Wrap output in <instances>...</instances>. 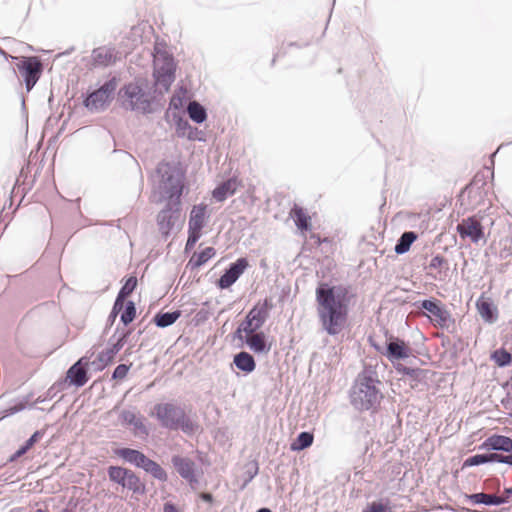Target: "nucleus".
<instances>
[{"mask_svg": "<svg viewBox=\"0 0 512 512\" xmlns=\"http://www.w3.org/2000/svg\"><path fill=\"white\" fill-rule=\"evenodd\" d=\"M156 52L160 55L154 60V89L153 93L158 97H162L168 92L176 78V63L174 57L166 51Z\"/></svg>", "mask_w": 512, "mask_h": 512, "instance_id": "obj_7", "label": "nucleus"}, {"mask_svg": "<svg viewBox=\"0 0 512 512\" xmlns=\"http://www.w3.org/2000/svg\"><path fill=\"white\" fill-rule=\"evenodd\" d=\"M163 512H180L175 504L172 502H166L163 505Z\"/></svg>", "mask_w": 512, "mask_h": 512, "instance_id": "obj_57", "label": "nucleus"}, {"mask_svg": "<svg viewBox=\"0 0 512 512\" xmlns=\"http://www.w3.org/2000/svg\"><path fill=\"white\" fill-rule=\"evenodd\" d=\"M456 230L461 238H469L471 242L478 243L484 238V226L476 216H470L458 223Z\"/></svg>", "mask_w": 512, "mask_h": 512, "instance_id": "obj_19", "label": "nucleus"}, {"mask_svg": "<svg viewBox=\"0 0 512 512\" xmlns=\"http://www.w3.org/2000/svg\"><path fill=\"white\" fill-rule=\"evenodd\" d=\"M368 343L371 347H373L378 353L384 356V347H386V342L384 344L378 343L373 336H368Z\"/></svg>", "mask_w": 512, "mask_h": 512, "instance_id": "obj_53", "label": "nucleus"}, {"mask_svg": "<svg viewBox=\"0 0 512 512\" xmlns=\"http://www.w3.org/2000/svg\"><path fill=\"white\" fill-rule=\"evenodd\" d=\"M286 54H287V49L282 47L276 54H274V56L271 60V66L275 65L277 57H279L280 55H286Z\"/></svg>", "mask_w": 512, "mask_h": 512, "instance_id": "obj_60", "label": "nucleus"}, {"mask_svg": "<svg viewBox=\"0 0 512 512\" xmlns=\"http://www.w3.org/2000/svg\"><path fill=\"white\" fill-rule=\"evenodd\" d=\"M187 113L189 118L196 124L206 122L208 118L207 109L197 100H192L187 106Z\"/></svg>", "mask_w": 512, "mask_h": 512, "instance_id": "obj_33", "label": "nucleus"}, {"mask_svg": "<svg viewBox=\"0 0 512 512\" xmlns=\"http://www.w3.org/2000/svg\"><path fill=\"white\" fill-rule=\"evenodd\" d=\"M89 379V359L83 356L68 368L63 382H69V385L81 388L89 381Z\"/></svg>", "mask_w": 512, "mask_h": 512, "instance_id": "obj_18", "label": "nucleus"}, {"mask_svg": "<svg viewBox=\"0 0 512 512\" xmlns=\"http://www.w3.org/2000/svg\"><path fill=\"white\" fill-rule=\"evenodd\" d=\"M173 120L176 127V132L179 137H187L189 140H199L203 141V138H198L192 135V132H198L197 128H194L190 125L187 119L181 117L178 114L173 115Z\"/></svg>", "mask_w": 512, "mask_h": 512, "instance_id": "obj_30", "label": "nucleus"}, {"mask_svg": "<svg viewBox=\"0 0 512 512\" xmlns=\"http://www.w3.org/2000/svg\"><path fill=\"white\" fill-rule=\"evenodd\" d=\"M201 236H202L201 231L188 228V237H187V241L185 244V252H188L189 250L193 249L195 244L201 238Z\"/></svg>", "mask_w": 512, "mask_h": 512, "instance_id": "obj_47", "label": "nucleus"}, {"mask_svg": "<svg viewBox=\"0 0 512 512\" xmlns=\"http://www.w3.org/2000/svg\"><path fill=\"white\" fill-rule=\"evenodd\" d=\"M130 335L131 330L121 329L118 326L114 334L109 338L106 349L98 353V362L108 366L112 364L118 352L127 343Z\"/></svg>", "mask_w": 512, "mask_h": 512, "instance_id": "obj_15", "label": "nucleus"}, {"mask_svg": "<svg viewBox=\"0 0 512 512\" xmlns=\"http://www.w3.org/2000/svg\"><path fill=\"white\" fill-rule=\"evenodd\" d=\"M412 355V349L408 342L403 339L388 335L386 332V347H384V356L394 365L401 360L408 359Z\"/></svg>", "mask_w": 512, "mask_h": 512, "instance_id": "obj_16", "label": "nucleus"}, {"mask_svg": "<svg viewBox=\"0 0 512 512\" xmlns=\"http://www.w3.org/2000/svg\"><path fill=\"white\" fill-rule=\"evenodd\" d=\"M117 83V78L111 77L97 89L88 90L85 94H82L83 106L92 113L104 111L113 100Z\"/></svg>", "mask_w": 512, "mask_h": 512, "instance_id": "obj_8", "label": "nucleus"}, {"mask_svg": "<svg viewBox=\"0 0 512 512\" xmlns=\"http://www.w3.org/2000/svg\"><path fill=\"white\" fill-rule=\"evenodd\" d=\"M464 498L466 501L471 502L474 505H487V506H498L504 504L503 499H498V495L487 494L484 492L465 494Z\"/></svg>", "mask_w": 512, "mask_h": 512, "instance_id": "obj_29", "label": "nucleus"}, {"mask_svg": "<svg viewBox=\"0 0 512 512\" xmlns=\"http://www.w3.org/2000/svg\"><path fill=\"white\" fill-rule=\"evenodd\" d=\"M490 359L500 368L507 367L512 363V355L504 347L494 350L490 355Z\"/></svg>", "mask_w": 512, "mask_h": 512, "instance_id": "obj_37", "label": "nucleus"}, {"mask_svg": "<svg viewBox=\"0 0 512 512\" xmlns=\"http://www.w3.org/2000/svg\"><path fill=\"white\" fill-rule=\"evenodd\" d=\"M291 217L296 225V227L301 231H310L312 228L311 218L305 212V210L298 206L294 205L291 209Z\"/></svg>", "mask_w": 512, "mask_h": 512, "instance_id": "obj_31", "label": "nucleus"}, {"mask_svg": "<svg viewBox=\"0 0 512 512\" xmlns=\"http://www.w3.org/2000/svg\"><path fill=\"white\" fill-rule=\"evenodd\" d=\"M237 190L236 178H229L228 180L218 184L212 191V198L216 202H223L228 197L235 194Z\"/></svg>", "mask_w": 512, "mask_h": 512, "instance_id": "obj_26", "label": "nucleus"}, {"mask_svg": "<svg viewBox=\"0 0 512 512\" xmlns=\"http://www.w3.org/2000/svg\"><path fill=\"white\" fill-rule=\"evenodd\" d=\"M476 448H512V436L508 437L494 434Z\"/></svg>", "mask_w": 512, "mask_h": 512, "instance_id": "obj_35", "label": "nucleus"}, {"mask_svg": "<svg viewBox=\"0 0 512 512\" xmlns=\"http://www.w3.org/2000/svg\"><path fill=\"white\" fill-rule=\"evenodd\" d=\"M24 410V406L19 404L17 402V399H15L12 403H10L7 407H5L2 410V417H10L18 412H21Z\"/></svg>", "mask_w": 512, "mask_h": 512, "instance_id": "obj_48", "label": "nucleus"}, {"mask_svg": "<svg viewBox=\"0 0 512 512\" xmlns=\"http://www.w3.org/2000/svg\"><path fill=\"white\" fill-rule=\"evenodd\" d=\"M125 462H128L137 468L143 469L154 479L160 482L168 480L167 472L160 464L148 458L140 450H114Z\"/></svg>", "mask_w": 512, "mask_h": 512, "instance_id": "obj_10", "label": "nucleus"}, {"mask_svg": "<svg viewBox=\"0 0 512 512\" xmlns=\"http://www.w3.org/2000/svg\"><path fill=\"white\" fill-rule=\"evenodd\" d=\"M485 185V181L483 179H479V176L476 175L473 178V181L467 184L464 189L462 190V194L468 193V196L471 197L472 194H481L479 191L483 186Z\"/></svg>", "mask_w": 512, "mask_h": 512, "instance_id": "obj_43", "label": "nucleus"}, {"mask_svg": "<svg viewBox=\"0 0 512 512\" xmlns=\"http://www.w3.org/2000/svg\"><path fill=\"white\" fill-rule=\"evenodd\" d=\"M89 366H92L94 368L95 371H102L104 370L108 365L107 364H104L102 362H98V356L96 357L95 360H93L92 362H89Z\"/></svg>", "mask_w": 512, "mask_h": 512, "instance_id": "obj_54", "label": "nucleus"}, {"mask_svg": "<svg viewBox=\"0 0 512 512\" xmlns=\"http://www.w3.org/2000/svg\"><path fill=\"white\" fill-rule=\"evenodd\" d=\"M117 317H118L117 315H113V313H111V312L109 313L107 320H106L105 331L110 329L114 325Z\"/></svg>", "mask_w": 512, "mask_h": 512, "instance_id": "obj_56", "label": "nucleus"}, {"mask_svg": "<svg viewBox=\"0 0 512 512\" xmlns=\"http://www.w3.org/2000/svg\"><path fill=\"white\" fill-rule=\"evenodd\" d=\"M314 435L310 431H302L291 442L289 448H310L313 444Z\"/></svg>", "mask_w": 512, "mask_h": 512, "instance_id": "obj_39", "label": "nucleus"}, {"mask_svg": "<svg viewBox=\"0 0 512 512\" xmlns=\"http://www.w3.org/2000/svg\"><path fill=\"white\" fill-rule=\"evenodd\" d=\"M28 450H16V452L8 458V462H14L18 458L26 454Z\"/></svg>", "mask_w": 512, "mask_h": 512, "instance_id": "obj_58", "label": "nucleus"}, {"mask_svg": "<svg viewBox=\"0 0 512 512\" xmlns=\"http://www.w3.org/2000/svg\"><path fill=\"white\" fill-rule=\"evenodd\" d=\"M380 385L381 381L376 368L372 365H364L349 391L351 405L360 412L376 411L384 398Z\"/></svg>", "mask_w": 512, "mask_h": 512, "instance_id": "obj_2", "label": "nucleus"}, {"mask_svg": "<svg viewBox=\"0 0 512 512\" xmlns=\"http://www.w3.org/2000/svg\"><path fill=\"white\" fill-rule=\"evenodd\" d=\"M476 309L484 322L493 324L498 319V308L489 297L481 295L476 301Z\"/></svg>", "mask_w": 512, "mask_h": 512, "instance_id": "obj_22", "label": "nucleus"}, {"mask_svg": "<svg viewBox=\"0 0 512 512\" xmlns=\"http://www.w3.org/2000/svg\"><path fill=\"white\" fill-rule=\"evenodd\" d=\"M136 312H137V309H136L135 302L132 300H127L125 302V306L120 314V322L124 326H128L136 318Z\"/></svg>", "mask_w": 512, "mask_h": 512, "instance_id": "obj_38", "label": "nucleus"}, {"mask_svg": "<svg viewBox=\"0 0 512 512\" xmlns=\"http://www.w3.org/2000/svg\"><path fill=\"white\" fill-rule=\"evenodd\" d=\"M274 307L272 300L265 298L262 302H257L246 314L233 333V339L243 340V337L250 336L258 331L264 325L269 317V313Z\"/></svg>", "mask_w": 512, "mask_h": 512, "instance_id": "obj_6", "label": "nucleus"}, {"mask_svg": "<svg viewBox=\"0 0 512 512\" xmlns=\"http://www.w3.org/2000/svg\"><path fill=\"white\" fill-rule=\"evenodd\" d=\"M46 431L41 429L35 431L24 443H22L18 448H33L36 444L40 442V440L45 435Z\"/></svg>", "mask_w": 512, "mask_h": 512, "instance_id": "obj_45", "label": "nucleus"}, {"mask_svg": "<svg viewBox=\"0 0 512 512\" xmlns=\"http://www.w3.org/2000/svg\"><path fill=\"white\" fill-rule=\"evenodd\" d=\"M158 96L154 93L149 95L142 83L128 82L118 91L117 101L120 106L127 111H138L143 114H152L155 112L153 105Z\"/></svg>", "mask_w": 512, "mask_h": 512, "instance_id": "obj_5", "label": "nucleus"}, {"mask_svg": "<svg viewBox=\"0 0 512 512\" xmlns=\"http://www.w3.org/2000/svg\"><path fill=\"white\" fill-rule=\"evenodd\" d=\"M208 218L209 215L207 214V205L205 203L194 205L189 214L188 228L202 232Z\"/></svg>", "mask_w": 512, "mask_h": 512, "instance_id": "obj_23", "label": "nucleus"}, {"mask_svg": "<svg viewBox=\"0 0 512 512\" xmlns=\"http://www.w3.org/2000/svg\"><path fill=\"white\" fill-rule=\"evenodd\" d=\"M357 437H361L364 439L363 442H359L358 444L360 446H363V448L368 449L370 446H372V436L370 435V432L366 428H361L357 432Z\"/></svg>", "mask_w": 512, "mask_h": 512, "instance_id": "obj_49", "label": "nucleus"}, {"mask_svg": "<svg viewBox=\"0 0 512 512\" xmlns=\"http://www.w3.org/2000/svg\"><path fill=\"white\" fill-rule=\"evenodd\" d=\"M60 512H74V507H70L69 505L63 508Z\"/></svg>", "mask_w": 512, "mask_h": 512, "instance_id": "obj_62", "label": "nucleus"}, {"mask_svg": "<svg viewBox=\"0 0 512 512\" xmlns=\"http://www.w3.org/2000/svg\"><path fill=\"white\" fill-rule=\"evenodd\" d=\"M503 451L509 452L510 454L507 456H503L497 453H483L470 456L463 462L462 469L495 462L504 463L512 466V450Z\"/></svg>", "mask_w": 512, "mask_h": 512, "instance_id": "obj_20", "label": "nucleus"}, {"mask_svg": "<svg viewBox=\"0 0 512 512\" xmlns=\"http://www.w3.org/2000/svg\"><path fill=\"white\" fill-rule=\"evenodd\" d=\"M444 266H447V259L441 254L433 256L429 263L431 269H442Z\"/></svg>", "mask_w": 512, "mask_h": 512, "instance_id": "obj_50", "label": "nucleus"}, {"mask_svg": "<svg viewBox=\"0 0 512 512\" xmlns=\"http://www.w3.org/2000/svg\"><path fill=\"white\" fill-rule=\"evenodd\" d=\"M417 238L418 234L414 231L403 232L394 246L395 253L397 255H403L407 253Z\"/></svg>", "mask_w": 512, "mask_h": 512, "instance_id": "obj_34", "label": "nucleus"}, {"mask_svg": "<svg viewBox=\"0 0 512 512\" xmlns=\"http://www.w3.org/2000/svg\"><path fill=\"white\" fill-rule=\"evenodd\" d=\"M138 280L136 276H129L118 291L117 296L125 299L129 297L137 288Z\"/></svg>", "mask_w": 512, "mask_h": 512, "instance_id": "obj_42", "label": "nucleus"}, {"mask_svg": "<svg viewBox=\"0 0 512 512\" xmlns=\"http://www.w3.org/2000/svg\"><path fill=\"white\" fill-rule=\"evenodd\" d=\"M182 315L181 310L167 312H158L154 315L152 321L159 328H167L173 325Z\"/></svg>", "mask_w": 512, "mask_h": 512, "instance_id": "obj_32", "label": "nucleus"}, {"mask_svg": "<svg viewBox=\"0 0 512 512\" xmlns=\"http://www.w3.org/2000/svg\"><path fill=\"white\" fill-rule=\"evenodd\" d=\"M33 396H34L33 393H29V394H27L25 396L17 398V402L19 404L23 405L24 409H26L28 407H33L36 404L35 401L32 402Z\"/></svg>", "mask_w": 512, "mask_h": 512, "instance_id": "obj_52", "label": "nucleus"}, {"mask_svg": "<svg viewBox=\"0 0 512 512\" xmlns=\"http://www.w3.org/2000/svg\"><path fill=\"white\" fill-rule=\"evenodd\" d=\"M233 365L245 375L256 369V361L249 352L240 351L233 356Z\"/></svg>", "mask_w": 512, "mask_h": 512, "instance_id": "obj_27", "label": "nucleus"}, {"mask_svg": "<svg viewBox=\"0 0 512 512\" xmlns=\"http://www.w3.org/2000/svg\"><path fill=\"white\" fill-rule=\"evenodd\" d=\"M462 512H479V511L463 507Z\"/></svg>", "mask_w": 512, "mask_h": 512, "instance_id": "obj_64", "label": "nucleus"}, {"mask_svg": "<svg viewBox=\"0 0 512 512\" xmlns=\"http://www.w3.org/2000/svg\"><path fill=\"white\" fill-rule=\"evenodd\" d=\"M121 420L133 427L134 433L138 436H147L148 430L145 426V418L133 411L123 410L120 414Z\"/></svg>", "mask_w": 512, "mask_h": 512, "instance_id": "obj_24", "label": "nucleus"}, {"mask_svg": "<svg viewBox=\"0 0 512 512\" xmlns=\"http://www.w3.org/2000/svg\"><path fill=\"white\" fill-rule=\"evenodd\" d=\"M182 202H168L157 214L159 232L165 239L171 235L175 223L179 220Z\"/></svg>", "mask_w": 512, "mask_h": 512, "instance_id": "obj_14", "label": "nucleus"}, {"mask_svg": "<svg viewBox=\"0 0 512 512\" xmlns=\"http://www.w3.org/2000/svg\"><path fill=\"white\" fill-rule=\"evenodd\" d=\"M125 299L119 297V296H116V299L113 303V306H112V309H111V313H113V315H120L124 306H125V302L124 301Z\"/></svg>", "mask_w": 512, "mask_h": 512, "instance_id": "obj_51", "label": "nucleus"}, {"mask_svg": "<svg viewBox=\"0 0 512 512\" xmlns=\"http://www.w3.org/2000/svg\"><path fill=\"white\" fill-rule=\"evenodd\" d=\"M397 374L408 377L410 380L419 382L423 377L425 370L421 368L409 367L401 363L394 365Z\"/></svg>", "mask_w": 512, "mask_h": 512, "instance_id": "obj_36", "label": "nucleus"}, {"mask_svg": "<svg viewBox=\"0 0 512 512\" xmlns=\"http://www.w3.org/2000/svg\"><path fill=\"white\" fill-rule=\"evenodd\" d=\"M362 512H393V510L388 499H381L368 503Z\"/></svg>", "mask_w": 512, "mask_h": 512, "instance_id": "obj_41", "label": "nucleus"}, {"mask_svg": "<svg viewBox=\"0 0 512 512\" xmlns=\"http://www.w3.org/2000/svg\"><path fill=\"white\" fill-rule=\"evenodd\" d=\"M248 267L249 261L247 257H239L223 270L216 281V286L221 290L230 288L243 275Z\"/></svg>", "mask_w": 512, "mask_h": 512, "instance_id": "obj_17", "label": "nucleus"}, {"mask_svg": "<svg viewBox=\"0 0 512 512\" xmlns=\"http://www.w3.org/2000/svg\"><path fill=\"white\" fill-rule=\"evenodd\" d=\"M256 512H272V510L267 507H262V508L258 509Z\"/></svg>", "mask_w": 512, "mask_h": 512, "instance_id": "obj_63", "label": "nucleus"}, {"mask_svg": "<svg viewBox=\"0 0 512 512\" xmlns=\"http://www.w3.org/2000/svg\"><path fill=\"white\" fill-rule=\"evenodd\" d=\"M215 255L216 249L212 246L206 247L199 252H195L189 259L186 269H190L191 271L196 270L206 264Z\"/></svg>", "mask_w": 512, "mask_h": 512, "instance_id": "obj_28", "label": "nucleus"}, {"mask_svg": "<svg viewBox=\"0 0 512 512\" xmlns=\"http://www.w3.org/2000/svg\"><path fill=\"white\" fill-rule=\"evenodd\" d=\"M357 297L356 287L348 283L320 281L315 289V306L320 327L331 337L348 326L351 306Z\"/></svg>", "mask_w": 512, "mask_h": 512, "instance_id": "obj_1", "label": "nucleus"}, {"mask_svg": "<svg viewBox=\"0 0 512 512\" xmlns=\"http://www.w3.org/2000/svg\"><path fill=\"white\" fill-rule=\"evenodd\" d=\"M171 463L178 475L185 480L192 489H195L199 484L201 475L203 474L202 469L197 465V463L194 460L181 455L172 456Z\"/></svg>", "mask_w": 512, "mask_h": 512, "instance_id": "obj_13", "label": "nucleus"}, {"mask_svg": "<svg viewBox=\"0 0 512 512\" xmlns=\"http://www.w3.org/2000/svg\"><path fill=\"white\" fill-rule=\"evenodd\" d=\"M91 58L94 67H108L115 63L114 49L98 47L93 49Z\"/></svg>", "mask_w": 512, "mask_h": 512, "instance_id": "obj_25", "label": "nucleus"}, {"mask_svg": "<svg viewBox=\"0 0 512 512\" xmlns=\"http://www.w3.org/2000/svg\"><path fill=\"white\" fill-rule=\"evenodd\" d=\"M107 474L111 482L120 485L133 494L144 495L146 493L145 483L130 469L121 466H109Z\"/></svg>", "mask_w": 512, "mask_h": 512, "instance_id": "obj_11", "label": "nucleus"}, {"mask_svg": "<svg viewBox=\"0 0 512 512\" xmlns=\"http://www.w3.org/2000/svg\"><path fill=\"white\" fill-rule=\"evenodd\" d=\"M153 415L157 418L160 425L173 431H182L188 436L196 434L200 425L196 413H192L190 408L188 411L180 405L165 402L157 403L153 409Z\"/></svg>", "mask_w": 512, "mask_h": 512, "instance_id": "obj_3", "label": "nucleus"}, {"mask_svg": "<svg viewBox=\"0 0 512 512\" xmlns=\"http://www.w3.org/2000/svg\"><path fill=\"white\" fill-rule=\"evenodd\" d=\"M156 173L160 177V201L181 202L186 173L181 164L162 160L156 166Z\"/></svg>", "mask_w": 512, "mask_h": 512, "instance_id": "obj_4", "label": "nucleus"}, {"mask_svg": "<svg viewBox=\"0 0 512 512\" xmlns=\"http://www.w3.org/2000/svg\"><path fill=\"white\" fill-rule=\"evenodd\" d=\"M512 496V487L505 488L503 494L498 496V499H503L504 504L508 503Z\"/></svg>", "mask_w": 512, "mask_h": 512, "instance_id": "obj_55", "label": "nucleus"}, {"mask_svg": "<svg viewBox=\"0 0 512 512\" xmlns=\"http://www.w3.org/2000/svg\"><path fill=\"white\" fill-rule=\"evenodd\" d=\"M414 305L417 309L425 311L424 316L429 318L430 322L436 323L441 329L448 330L455 323L446 305L435 297L419 300Z\"/></svg>", "mask_w": 512, "mask_h": 512, "instance_id": "obj_9", "label": "nucleus"}, {"mask_svg": "<svg viewBox=\"0 0 512 512\" xmlns=\"http://www.w3.org/2000/svg\"><path fill=\"white\" fill-rule=\"evenodd\" d=\"M131 366H132L131 363L130 364L121 363V364L117 365L112 372L111 379L112 380H123L127 376Z\"/></svg>", "mask_w": 512, "mask_h": 512, "instance_id": "obj_46", "label": "nucleus"}, {"mask_svg": "<svg viewBox=\"0 0 512 512\" xmlns=\"http://www.w3.org/2000/svg\"><path fill=\"white\" fill-rule=\"evenodd\" d=\"M244 469H245L244 474H243L244 479H243V483H242L240 489L246 488V486L258 474V472H259L258 462L256 460H251L245 464Z\"/></svg>", "mask_w": 512, "mask_h": 512, "instance_id": "obj_40", "label": "nucleus"}, {"mask_svg": "<svg viewBox=\"0 0 512 512\" xmlns=\"http://www.w3.org/2000/svg\"><path fill=\"white\" fill-rule=\"evenodd\" d=\"M310 45V41H303V42H290L287 44V47H296V48H303L308 47Z\"/></svg>", "mask_w": 512, "mask_h": 512, "instance_id": "obj_59", "label": "nucleus"}, {"mask_svg": "<svg viewBox=\"0 0 512 512\" xmlns=\"http://www.w3.org/2000/svg\"><path fill=\"white\" fill-rule=\"evenodd\" d=\"M200 498L207 503H211L213 501V495L208 492H203L200 494Z\"/></svg>", "mask_w": 512, "mask_h": 512, "instance_id": "obj_61", "label": "nucleus"}, {"mask_svg": "<svg viewBox=\"0 0 512 512\" xmlns=\"http://www.w3.org/2000/svg\"><path fill=\"white\" fill-rule=\"evenodd\" d=\"M242 344H245L255 354H267L271 350L269 336L264 331H258L250 336L243 337Z\"/></svg>", "mask_w": 512, "mask_h": 512, "instance_id": "obj_21", "label": "nucleus"}, {"mask_svg": "<svg viewBox=\"0 0 512 512\" xmlns=\"http://www.w3.org/2000/svg\"><path fill=\"white\" fill-rule=\"evenodd\" d=\"M65 386V382H61V381H58L57 383H55L53 386H51L45 393L44 396H39L36 400H35V403H43L47 400H50L52 399L53 397L56 396V394L61 391Z\"/></svg>", "mask_w": 512, "mask_h": 512, "instance_id": "obj_44", "label": "nucleus"}, {"mask_svg": "<svg viewBox=\"0 0 512 512\" xmlns=\"http://www.w3.org/2000/svg\"><path fill=\"white\" fill-rule=\"evenodd\" d=\"M16 62V69L23 78L27 92H30L42 75V64L36 56H11Z\"/></svg>", "mask_w": 512, "mask_h": 512, "instance_id": "obj_12", "label": "nucleus"}]
</instances>
